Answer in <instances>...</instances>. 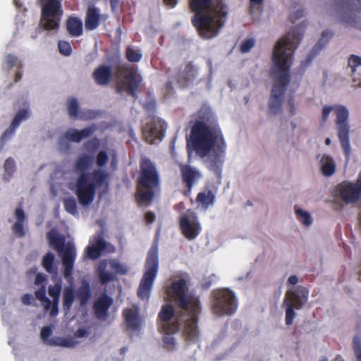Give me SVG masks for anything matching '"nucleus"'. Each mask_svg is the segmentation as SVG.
I'll return each mask as SVG.
<instances>
[{"mask_svg": "<svg viewBox=\"0 0 361 361\" xmlns=\"http://www.w3.org/2000/svg\"><path fill=\"white\" fill-rule=\"evenodd\" d=\"M186 288L185 279L172 283L169 293L180 310L176 313L172 305H162L158 314V328L161 332L167 333L181 330L186 341L196 343L200 338L197 322L201 305L199 298L187 293Z\"/></svg>", "mask_w": 361, "mask_h": 361, "instance_id": "1", "label": "nucleus"}, {"mask_svg": "<svg viewBox=\"0 0 361 361\" xmlns=\"http://www.w3.org/2000/svg\"><path fill=\"white\" fill-rule=\"evenodd\" d=\"M188 142L201 157L207 156L214 149L209 158V169L220 178L226 144L216 119L209 109L202 107L198 111L197 119L191 126Z\"/></svg>", "mask_w": 361, "mask_h": 361, "instance_id": "2", "label": "nucleus"}, {"mask_svg": "<svg viewBox=\"0 0 361 361\" xmlns=\"http://www.w3.org/2000/svg\"><path fill=\"white\" fill-rule=\"evenodd\" d=\"M304 35V28L293 27L278 40L273 53V67L271 74L274 80L269 102V113L276 115L281 111L283 97L290 82V69L293 63L295 50Z\"/></svg>", "mask_w": 361, "mask_h": 361, "instance_id": "3", "label": "nucleus"}, {"mask_svg": "<svg viewBox=\"0 0 361 361\" xmlns=\"http://www.w3.org/2000/svg\"><path fill=\"white\" fill-rule=\"evenodd\" d=\"M194 13L191 23L204 39L216 37L225 26L229 13L226 0H188Z\"/></svg>", "mask_w": 361, "mask_h": 361, "instance_id": "4", "label": "nucleus"}, {"mask_svg": "<svg viewBox=\"0 0 361 361\" xmlns=\"http://www.w3.org/2000/svg\"><path fill=\"white\" fill-rule=\"evenodd\" d=\"M92 157L82 154L74 166L75 171L80 173L76 179L75 193L80 204L83 207L93 202L97 188L102 186L108 178V173L102 169L94 170L92 173L87 172L92 166Z\"/></svg>", "mask_w": 361, "mask_h": 361, "instance_id": "5", "label": "nucleus"}, {"mask_svg": "<svg viewBox=\"0 0 361 361\" xmlns=\"http://www.w3.org/2000/svg\"><path fill=\"white\" fill-rule=\"evenodd\" d=\"M161 190V178L154 162L142 157L136 180L135 199L138 206L149 205Z\"/></svg>", "mask_w": 361, "mask_h": 361, "instance_id": "6", "label": "nucleus"}, {"mask_svg": "<svg viewBox=\"0 0 361 361\" xmlns=\"http://www.w3.org/2000/svg\"><path fill=\"white\" fill-rule=\"evenodd\" d=\"M47 238L50 245L61 255L63 276L66 279L70 278L73 274L76 257V250L73 243L68 242L66 245L64 237L59 235L53 230L47 233Z\"/></svg>", "mask_w": 361, "mask_h": 361, "instance_id": "7", "label": "nucleus"}, {"mask_svg": "<svg viewBox=\"0 0 361 361\" xmlns=\"http://www.w3.org/2000/svg\"><path fill=\"white\" fill-rule=\"evenodd\" d=\"M333 109L335 111L336 116V125L338 130V137L343 152L345 157L348 158L351 152L349 139L350 126L348 123L349 116L348 110L344 106H336L335 107L330 106H324L322 110V116L323 123L326 121Z\"/></svg>", "mask_w": 361, "mask_h": 361, "instance_id": "8", "label": "nucleus"}, {"mask_svg": "<svg viewBox=\"0 0 361 361\" xmlns=\"http://www.w3.org/2000/svg\"><path fill=\"white\" fill-rule=\"evenodd\" d=\"M145 271L140 281L137 296L140 299H148L150 295L152 288L157 277L159 269V258L157 247H152L148 252L145 264Z\"/></svg>", "mask_w": 361, "mask_h": 361, "instance_id": "9", "label": "nucleus"}, {"mask_svg": "<svg viewBox=\"0 0 361 361\" xmlns=\"http://www.w3.org/2000/svg\"><path fill=\"white\" fill-rule=\"evenodd\" d=\"M211 310L216 316L231 315L238 307V300L234 293L222 288L212 291Z\"/></svg>", "mask_w": 361, "mask_h": 361, "instance_id": "10", "label": "nucleus"}, {"mask_svg": "<svg viewBox=\"0 0 361 361\" xmlns=\"http://www.w3.org/2000/svg\"><path fill=\"white\" fill-rule=\"evenodd\" d=\"M62 0H39L40 22L46 30H57L63 15Z\"/></svg>", "mask_w": 361, "mask_h": 361, "instance_id": "11", "label": "nucleus"}, {"mask_svg": "<svg viewBox=\"0 0 361 361\" xmlns=\"http://www.w3.org/2000/svg\"><path fill=\"white\" fill-rule=\"evenodd\" d=\"M168 75V81L165 85L166 93L170 94L174 92L173 83L176 82L180 88L188 87L197 75V71L192 62L188 63L184 69L181 68H169L166 71Z\"/></svg>", "mask_w": 361, "mask_h": 361, "instance_id": "12", "label": "nucleus"}, {"mask_svg": "<svg viewBox=\"0 0 361 361\" xmlns=\"http://www.w3.org/2000/svg\"><path fill=\"white\" fill-rule=\"evenodd\" d=\"M309 296V290L304 286H298L294 290L287 291L283 305L286 307V324L290 326L295 317L294 308L301 309L306 303Z\"/></svg>", "mask_w": 361, "mask_h": 361, "instance_id": "13", "label": "nucleus"}, {"mask_svg": "<svg viewBox=\"0 0 361 361\" xmlns=\"http://www.w3.org/2000/svg\"><path fill=\"white\" fill-rule=\"evenodd\" d=\"M335 200L349 204L358 202L361 200V171L355 183L343 180L336 185L332 192Z\"/></svg>", "mask_w": 361, "mask_h": 361, "instance_id": "14", "label": "nucleus"}, {"mask_svg": "<svg viewBox=\"0 0 361 361\" xmlns=\"http://www.w3.org/2000/svg\"><path fill=\"white\" fill-rule=\"evenodd\" d=\"M166 129V123L161 118L154 116L149 117L142 127L143 138L149 144H155L162 140Z\"/></svg>", "mask_w": 361, "mask_h": 361, "instance_id": "15", "label": "nucleus"}, {"mask_svg": "<svg viewBox=\"0 0 361 361\" xmlns=\"http://www.w3.org/2000/svg\"><path fill=\"white\" fill-rule=\"evenodd\" d=\"M120 74L126 73V80L116 87V92L121 93L126 87V91L130 95L136 97V92L140 86V81L137 79V73L133 68L125 64H119L116 68Z\"/></svg>", "mask_w": 361, "mask_h": 361, "instance_id": "16", "label": "nucleus"}, {"mask_svg": "<svg viewBox=\"0 0 361 361\" xmlns=\"http://www.w3.org/2000/svg\"><path fill=\"white\" fill-rule=\"evenodd\" d=\"M179 224L183 235L188 240L196 238L200 233L201 226L197 216L190 210H188L180 216Z\"/></svg>", "mask_w": 361, "mask_h": 361, "instance_id": "17", "label": "nucleus"}, {"mask_svg": "<svg viewBox=\"0 0 361 361\" xmlns=\"http://www.w3.org/2000/svg\"><path fill=\"white\" fill-rule=\"evenodd\" d=\"M122 316L127 330L134 332H140L142 330L143 319L140 314L137 306L125 308Z\"/></svg>", "mask_w": 361, "mask_h": 361, "instance_id": "18", "label": "nucleus"}, {"mask_svg": "<svg viewBox=\"0 0 361 361\" xmlns=\"http://www.w3.org/2000/svg\"><path fill=\"white\" fill-rule=\"evenodd\" d=\"M179 169L182 182L187 189V192L190 194L194 185L202 178V173L198 169L188 164H180Z\"/></svg>", "mask_w": 361, "mask_h": 361, "instance_id": "19", "label": "nucleus"}, {"mask_svg": "<svg viewBox=\"0 0 361 361\" xmlns=\"http://www.w3.org/2000/svg\"><path fill=\"white\" fill-rule=\"evenodd\" d=\"M29 116V111L26 109H20L16 113L10 126L1 136L0 141L2 145H4L8 140L11 137V136L14 134L16 129L19 126L20 123L27 120Z\"/></svg>", "mask_w": 361, "mask_h": 361, "instance_id": "20", "label": "nucleus"}, {"mask_svg": "<svg viewBox=\"0 0 361 361\" xmlns=\"http://www.w3.org/2000/svg\"><path fill=\"white\" fill-rule=\"evenodd\" d=\"M97 130L95 125H92L80 130L71 128L64 134V138L70 142H80L82 139L90 137Z\"/></svg>", "mask_w": 361, "mask_h": 361, "instance_id": "21", "label": "nucleus"}, {"mask_svg": "<svg viewBox=\"0 0 361 361\" xmlns=\"http://www.w3.org/2000/svg\"><path fill=\"white\" fill-rule=\"evenodd\" d=\"M112 303V298L106 295L98 298L93 305L96 317L99 319H106L108 316V310Z\"/></svg>", "mask_w": 361, "mask_h": 361, "instance_id": "22", "label": "nucleus"}, {"mask_svg": "<svg viewBox=\"0 0 361 361\" xmlns=\"http://www.w3.org/2000/svg\"><path fill=\"white\" fill-rule=\"evenodd\" d=\"M92 78L98 85H108L112 78V69L109 66H99L93 72Z\"/></svg>", "mask_w": 361, "mask_h": 361, "instance_id": "23", "label": "nucleus"}, {"mask_svg": "<svg viewBox=\"0 0 361 361\" xmlns=\"http://www.w3.org/2000/svg\"><path fill=\"white\" fill-rule=\"evenodd\" d=\"M101 15L99 10L95 6H90L87 8L85 19V27L87 30H95L100 24Z\"/></svg>", "mask_w": 361, "mask_h": 361, "instance_id": "24", "label": "nucleus"}, {"mask_svg": "<svg viewBox=\"0 0 361 361\" xmlns=\"http://www.w3.org/2000/svg\"><path fill=\"white\" fill-rule=\"evenodd\" d=\"M61 283H56L54 286H49L48 288V293L52 298L51 305H50L49 314L54 317L59 312V302L60 298V293L61 291Z\"/></svg>", "mask_w": 361, "mask_h": 361, "instance_id": "25", "label": "nucleus"}, {"mask_svg": "<svg viewBox=\"0 0 361 361\" xmlns=\"http://www.w3.org/2000/svg\"><path fill=\"white\" fill-rule=\"evenodd\" d=\"M357 4L351 6L341 16V21L350 25L355 26L356 21V15L361 13V0H355Z\"/></svg>", "mask_w": 361, "mask_h": 361, "instance_id": "26", "label": "nucleus"}, {"mask_svg": "<svg viewBox=\"0 0 361 361\" xmlns=\"http://www.w3.org/2000/svg\"><path fill=\"white\" fill-rule=\"evenodd\" d=\"M66 30L71 37H80L82 35V22L75 16H70L66 22Z\"/></svg>", "mask_w": 361, "mask_h": 361, "instance_id": "27", "label": "nucleus"}, {"mask_svg": "<svg viewBox=\"0 0 361 361\" xmlns=\"http://www.w3.org/2000/svg\"><path fill=\"white\" fill-rule=\"evenodd\" d=\"M333 35L334 33L329 30H326L322 32L321 38L312 48L308 56L307 59L309 61H311V60L326 46L332 38Z\"/></svg>", "mask_w": 361, "mask_h": 361, "instance_id": "28", "label": "nucleus"}, {"mask_svg": "<svg viewBox=\"0 0 361 361\" xmlns=\"http://www.w3.org/2000/svg\"><path fill=\"white\" fill-rule=\"evenodd\" d=\"M106 248V243L104 239L99 238L94 244L86 247L87 255L90 259H97Z\"/></svg>", "mask_w": 361, "mask_h": 361, "instance_id": "29", "label": "nucleus"}, {"mask_svg": "<svg viewBox=\"0 0 361 361\" xmlns=\"http://www.w3.org/2000/svg\"><path fill=\"white\" fill-rule=\"evenodd\" d=\"M107 264V261L104 259L99 263L96 268L97 275L102 284H107L115 279L114 274L106 271Z\"/></svg>", "mask_w": 361, "mask_h": 361, "instance_id": "30", "label": "nucleus"}, {"mask_svg": "<svg viewBox=\"0 0 361 361\" xmlns=\"http://www.w3.org/2000/svg\"><path fill=\"white\" fill-rule=\"evenodd\" d=\"M214 200L215 195L211 190L199 192L196 197V202L204 209H207L210 205H212Z\"/></svg>", "mask_w": 361, "mask_h": 361, "instance_id": "31", "label": "nucleus"}, {"mask_svg": "<svg viewBox=\"0 0 361 361\" xmlns=\"http://www.w3.org/2000/svg\"><path fill=\"white\" fill-rule=\"evenodd\" d=\"M321 163V171L324 176H331L335 173L336 164L334 159L331 157L324 155Z\"/></svg>", "mask_w": 361, "mask_h": 361, "instance_id": "32", "label": "nucleus"}, {"mask_svg": "<svg viewBox=\"0 0 361 361\" xmlns=\"http://www.w3.org/2000/svg\"><path fill=\"white\" fill-rule=\"evenodd\" d=\"M74 290L71 286H66L63 292V307L65 311H69L75 300Z\"/></svg>", "mask_w": 361, "mask_h": 361, "instance_id": "33", "label": "nucleus"}, {"mask_svg": "<svg viewBox=\"0 0 361 361\" xmlns=\"http://www.w3.org/2000/svg\"><path fill=\"white\" fill-rule=\"evenodd\" d=\"M47 345L52 346H61L66 348H73L75 342L72 338H66L63 337H54L47 341Z\"/></svg>", "mask_w": 361, "mask_h": 361, "instance_id": "34", "label": "nucleus"}, {"mask_svg": "<svg viewBox=\"0 0 361 361\" xmlns=\"http://www.w3.org/2000/svg\"><path fill=\"white\" fill-rule=\"evenodd\" d=\"M91 290L87 283L82 284L78 290L77 297L80 300V305H84L87 303L91 297Z\"/></svg>", "mask_w": 361, "mask_h": 361, "instance_id": "35", "label": "nucleus"}, {"mask_svg": "<svg viewBox=\"0 0 361 361\" xmlns=\"http://www.w3.org/2000/svg\"><path fill=\"white\" fill-rule=\"evenodd\" d=\"M35 297L39 300L44 306L45 311L50 312V305H51V300L46 296V287L42 286L35 293Z\"/></svg>", "mask_w": 361, "mask_h": 361, "instance_id": "36", "label": "nucleus"}, {"mask_svg": "<svg viewBox=\"0 0 361 361\" xmlns=\"http://www.w3.org/2000/svg\"><path fill=\"white\" fill-rule=\"evenodd\" d=\"M165 336H163L164 348L168 351H173L176 347V340L171 334L175 332H164Z\"/></svg>", "mask_w": 361, "mask_h": 361, "instance_id": "37", "label": "nucleus"}, {"mask_svg": "<svg viewBox=\"0 0 361 361\" xmlns=\"http://www.w3.org/2000/svg\"><path fill=\"white\" fill-rule=\"evenodd\" d=\"M295 214L298 219L305 226H310L312 223L311 215L309 212L303 211L302 209L295 207Z\"/></svg>", "mask_w": 361, "mask_h": 361, "instance_id": "38", "label": "nucleus"}, {"mask_svg": "<svg viewBox=\"0 0 361 361\" xmlns=\"http://www.w3.org/2000/svg\"><path fill=\"white\" fill-rule=\"evenodd\" d=\"M54 255L51 252H48L43 257L42 265L47 272L52 273L54 271Z\"/></svg>", "mask_w": 361, "mask_h": 361, "instance_id": "39", "label": "nucleus"}, {"mask_svg": "<svg viewBox=\"0 0 361 361\" xmlns=\"http://www.w3.org/2000/svg\"><path fill=\"white\" fill-rule=\"evenodd\" d=\"M63 205L66 211L69 214L75 215L78 213L77 203L74 197H70L65 199Z\"/></svg>", "mask_w": 361, "mask_h": 361, "instance_id": "40", "label": "nucleus"}, {"mask_svg": "<svg viewBox=\"0 0 361 361\" xmlns=\"http://www.w3.org/2000/svg\"><path fill=\"white\" fill-rule=\"evenodd\" d=\"M79 106L76 99L71 98L68 101V111L70 117L77 118L78 116Z\"/></svg>", "mask_w": 361, "mask_h": 361, "instance_id": "41", "label": "nucleus"}, {"mask_svg": "<svg viewBox=\"0 0 361 361\" xmlns=\"http://www.w3.org/2000/svg\"><path fill=\"white\" fill-rule=\"evenodd\" d=\"M126 57L130 62H138L142 59V54L133 48L128 47L126 51Z\"/></svg>", "mask_w": 361, "mask_h": 361, "instance_id": "42", "label": "nucleus"}, {"mask_svg": "<svg viewBox=\"0 0 361 361\" xmlns=\"http://www.w3.org/2000/svg\"><path fill=\"white\" fill-rule=\"evenodd\" d=\"M348 66L350 68L353 74L356 72V68L361 66V56L355 54H351L348 57Z\"/></svg>", "mask_w": 361, "mask_h": 361, "instance_id": "43", "label": "nucleus"}, {"mask_svg": "<svg viewBox=\"0 0 361 361\" xmlns=\"http://www.w3.org/2000/svg\"><path fill=\"white\" fill-rule=\"evenodd\" d=\"M110 266L112 270L117 274L125 275L128 271V269L126 266L116 260L111 261Z\"/></svg>", "mask_w": 361, "mask_h": 361, "instance_id": "44", "label": "nucleus"}, {"mask_svg": "<svg viewBox=\"0 0 361 361\" xmlns=\"http://www.w3.org/2000/svg\"><path fill=\"white\" fill-rule=\"evenodd\" d=\"M58 48L59 52L66 56H68L72 53V48L69 42L66 41H59L58 42Z\"/></svg>", "mask_w": 361, "mask_h": 361, "instance_id": "45", "label": "nucleus"}, {"mask_svg": "<svg viewBox=\"0 0 361 361\" xmlns=\"http://www.w3.org/2000/svg\"><path fill=\"white\" fill-rule=\"evenodd\" d=\"M15 170L16 164L13 159L11 157L8 158L4 163V178H6V175H8V176H11Z\"/></svg>", "mask_w": 361, "mask_h": 361, "instance_id": "46", "label": "nucleus"}, {"mask_svg": "<svg viewBox=\"0 0 361 361\" xmlns=\"http://www.w3.org/2000/svg\"><path fill=\"white\" fill-rule=\"evenodd\" d=\"M353 348L357 361H361V338L355 336L353 341Z\"/></svg>", "mask_w": 361, "mask_h": 361, "instance_id": "47", "label": "nucleus"}, {"mask_svg": "<svg viewBox=\"0 0 361 361\" xmlns=\"http://www.w3.org/2000/svg\"><path fill=\"white\" fill-rule=\"evenodd\" d=\"M13 233L18 238H23L25 235L24 222L16 221L12 226Z\"/></svg>", "mask_w": 361, "mask_h": 361, "instance_id": "48", "label": "nucleus"}, {"mask_svg": "<svg viewBox=\"0 0 361 361\" xmlns=\"http://www.w3.org/2000/svg\"><path fill=\"white\" fill-rule=\"evenodd\" d=\"M255 41L252 38H249L244 40L240 47V50L241 53H247L249 52L255 46Z\"/></svg>", "mask_w": 361, "mask_h": 361, "instance_id": "49", "label": "nucleus"}, {"mask_svg": "<svg viewBox=\"0 0 361 361\" xmlns=\"http://www.w3.org/2000/svg\"><path fill=\"white\" fill-rule=\"evenodd\" d=\"M108 161H109V156L105 151H104V150L100 151L97 154V156L96 158V163L98 166H99V167L104 166L106 164V163L108 162Z\"/></svg>", "mask_w": 361, "mask_h": 361, "instance_id": "50", "label": "nucleus"}, {"mask_svg": "<svg viewBox=\"0 0 361 361\" xmlns=\"http://www.w3.org/2000/svg\"><path fill=\"white\" fill-rule=\"evenodd\" d=\"M85 146L87 151L95 152L99 149L100 146L99 140L97 137H94L92 140L87 142Z\"/></svg>", "mask_w": 361, "mask_h": 361, "instance_id": "51", "label": "nucleus"}, {"mask_svg": "<svg viewBox=\"0 0 361 361\" xmlns=\"http://www.w3.org/2000/svg\"><path fill=\"white\" fill-rule=\"evenodd\" d=\"M52 334V328L51 326H46L42 329L41 331V338L42 341L47 344V341L49 340V337Z\"/></svg>", "mask_w": 361, "mask_h": 361, "instance_id": "52", "label": "nucleus"}, {"mask_svg": "<svg viewBox=\"0 0 361 361\" xmlns=\"http://www.w3.org/2000/svg\"><path fill=\"white\" fill-rule=\"evenodd\" d=\"M17 57L12 54H7L4 59V64L8 69L12 68L17 63Z\"/></svg>", "mask_w": 361, "mask_h": 361, "instance_id": "53", "label": "nucleus"}, {"mask_svg": "<svg viewBox=\"0 0 361 361\" xmlns=\"http://www.w3.org/2000/svg\"><path fill=\"white\" fill-rule=\"evenodd\" d=\"M287 104H288V111L290 114V116H294L296 112L295 103H294V97L293 94L289 95L288 100H287Z\"/></svg>", "mask_w": 361, "mask_h": 361, "instance_id": "54", "label": "nucleus"}, {"mask_svg": "<svg viewBox=\"0 0 361 361\" xmlns=\"http://www.w3.org/2000/svg\"><path fill=\"white\" fill-rule=\"evenodd\" d=\"M15 216L16 218V221L18 222H25V214L23 209L20 207L16 208L15 211Z\"/></svg>", "mask_w": 361, "mask_h": 361, "instance_id": "55", "label": "nucleus"}, {"mask_svg": "<svg viewBox=\"0 0 361 361\" xmlns=\"http://www.w3.org/2000/svg\"><path fill=\"white\" fill-rule=\"evenodd\" d=\"M304 16L302 10H298L295 13H292L289 16V19L290 22L295 23V20L302 18Z\"/></svg>", "mask_w": 361, "mask_h": 361, "instance_id": "56", "label": "nucleus"}, {"mask_svg": "<svg viewBox=\"0 0 361 361\" xmlns=\"http://www.w3.org/2000/svg\"><path fill=\"white\" fill-rule=\"evenodd\" d=\"M156 216L154 212L148 211L145 214V221L147 224H150L154 222Z\"/></svg>", "mask_w": 361, "mask_h": 361, "instance_id": "57", "label": "nucleus"}, {"mask_svg": "<svg viewBox=\"0 0 361 361\" xmlns=\"http://www.w3.org/2000/svg\"><path fill=\"white\" fill-rule=\"evenodd\" d=\"M47 280V277L44 274L39 273L36 275L35 283L37 285L45 286L44 283Z\"/></svg>", "mask_w": 361, "mask_h": 361, "instance_id": "58", "label": "nucleus"}, {"mask_svg": "<svg viewBox=\"0 0 361 361\" xmlns=\"http://www.w3.org/2000/svg\"><path fill=\"white\" fill-rule=\"evenodd\" d=\"M33 297L32 295L26 293L22 296L21 300L24 305H29L33 301Z\"/></svg>", "mask_w": 361, "mask_h": 361, "instance_id": "59", "label": "nucleus"}, {"mask_svg": "<svg viewBox=\"0 0 361 361\" xmlns=\"http://www.w3.org/2000/svg\"><path fill=\"white\" fill-rule=\"evenodd\" d=\"M121 0H110L111 8L112 11H116L119 6Z\"/></svg>", "mask_w": 361, "mask_h": 361, "instance_id": "60", "label": "nucleus"}, {"mask_svg": "<svg viewBox=\"0 0 361 361\" xmlns=\"http://www.w3.org/2000/svg\"><path fill=\"white\" fill-rule=\"evenodd\" d=\"M164 3L165 5L173 8L178 3V0H164Z\"/></svg>", "mask_w": 361, "mask_h": 361, "instance_id": "61", "label": "nucleus"}, {"mask_svg": "<svg viewBox=\"0 0 361 361\" xmlns=\"http://www.w3.org/2000/svg\"><path fill=\"white\" fill-rule=\"evenodd\" d=\"M75 336L82 338L87 336V331L83 329H78L75 332Z\"/></svg>", "mask_w": 361, "mask_h": 361, "instance_id": "62", "label": "nucleus"}, {"mask_svg": "<svg viewBox=\"0 0 361 361\" xmlns=\"http://www.w3.org/2000/svg\"><path fill=\"white\" fill-rule=\"evenodd\" d=\"M288 283L291 285H295L298 282V278L295 275H291L288 280Z\"/></svg>", "mask_w": 361, "mask_h": 361, "instance_id": "63", "label": "nucleus"}, {"mask_svg": "<svg viewBox=\"0 0 361 361\" xmlns=\"http://www.w3.org/2000/svg\"><path fill=\"white\" fill-rule=\"evenodd\" d=\"M22 78V73L20 71H17L15 75V82L19 81Z\"/></svg>", "mask_w": 361, "mask_h": 361, "instance_id": "64", "label": "nucleus"}]
</instances>
